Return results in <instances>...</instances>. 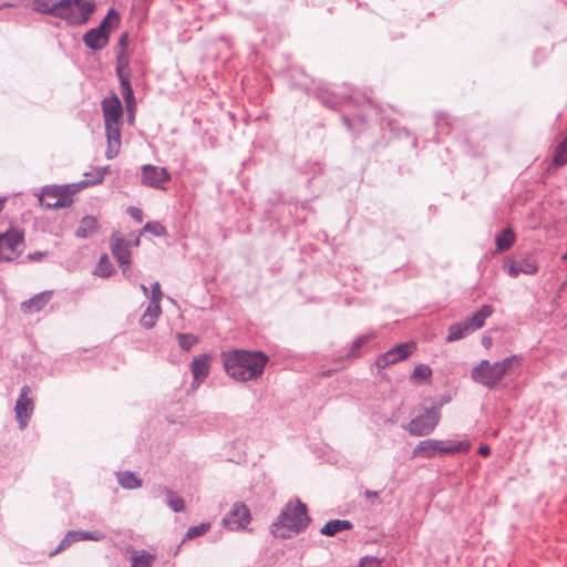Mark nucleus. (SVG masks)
<instances>
[{
	"mask_svg": "<svg viewBox=\"0 0 567 567\" xmlns=\"http://www.w3.org/2000/svg\"><path fill=\"white\" fill-rule=\"evenodd\" d=\"M226 373L236 381L246 382L259 378L268 357L259 351L230 350L221 353Z\"/></svg>",
	"mask_w": 567,
	"mask_h": 567,
	"instance_id": "nucleus-1",
	"label": "nucleus"
},
{
	"mask_svg": "<svg viewBox=\"0 0 567 567\" xmlns=\"http://www.w3.org/2000/svg\"><path fill=\"white\" fill-rule=\"evenodd\" d=\"M101 107L106 135L105 156L106 158L112 159L120 153L122 145L121 127L123 106L118 96L112 93L102 100Z\"/></svg>",
	"mask_w": 567,
	"mask_h": 567,
	"instance_id": "nucleus-2",
	"label": "nucleus"
},
{
	"mask_svg": "<svg viewBox=\"0 0 567 567\" xmlns=\"http://www.w3.org/2000/svg\"><path fill=\"white\" fill-rule=\"evenodd\" d=\"M309 523L307 505L295 499L285 506L277 522L272 524L271 532L275 537L285 539L306 529Z\"/></svg>",
	"mask_w": 567,
	"mask_h": 567,
	"instance_id": "nucleus-3",
	"label": "nucleus"
},
{
	"mask_svg": "<svg viewBox=\"0 0 567 567\" xmlns=\"http://www.w3.org/2000/svg\"><path fill=\"white\" fill-rule=\"evenodd\" d=\"M517 355H511L502 361L491 363L488 360H482L473 370V381L483 384L489 389L497 386L507 371L515 362H518Z\"/></svg>",
	"mask_w": 567,
	"mask_h": 567,
	"instance_id": "nucleus-4",
	"label": "nucleus"
},
{
	"mask_svg": "<svg viewBox=\"0 0 567 567\" xmlns=\"http://www.w3.org/2000/svg\"><path fill=\"white\" fill-rule=\"evenodd\" d=\"M94 11V0L58 1V18L65 20L70 24L80 25L86 23Z\"/></svg>",
	"mask_w": 567,
	"mask_h": 567,
	"instance_id": "nucleus-5",
	"label": "nucleus"
},
{
	"mask_svg": "<svg viewBox=\"0 0 567 567\" xmlns=\"http://www.w3.org/2000/svg\"><path fill=\"white\" fill-rule=\"evenodd\" d=\"M76 188L72 185L45 186L38 194L40 206L45 209L64 208L73 203Z\"/></svg>",
	"mask_w": 567,
	"mask_h": 567,
	"instance_id": "nucleus-6",
	"label": "nucleus"
},
{
	"mask_svg": "<svg viewBox=\"0 0 567 567\" xmlns=\"http://www.w3.org/2000/svg\"><path fill=\"white\" fill-rule=\"evenodd\" d=\"M471 447L468 441L449 442L437 440H424L421 441L413 450V455H421L425 458L434 457L436 454H455L460 452H466Z\"/></svg>",
	"mask_w": 567,
	"mask_h": 567,
	"instance_id": "nucleus-7",
	"label": "nucleus"
},
{
	"mask_svg": "<svg viewBox=\"0 0 567 567\" xmlns=\"http://www.w3.org/2000/svg\"><path fill=\"white\" fill-rule=\"evenodd\" d=\"M112 22H118V14L111 9L97 28L91 29L83 37V42L92 50H101L107 44V28Z\"/></svg>",
	"mask_w": 567,
	"mask_h": 567,
	"instance_id": "nucleus-8",
	"label": "nucleus"
},
{
	"mask_svg": "<svg viewBox=\"0 0 567 567\" xmlns=\"http://www.w3.org/2000/svg\"><path fill=\"white\" fill-rule=\"evenodd\" d=\"M24 247L23 234L19 229H10L0 235V260H13Z\"/></svg>",
	"mask_w": 567,
	"mask_h": 567,
	"instance_id": "nucleus-9",
	"label": "nucleus"
},
{
	"mask_svg": "<svg viewBox=\"0 0 567 567\" xmlns=\"http://www.w3.org/2000/svg\"><path fill=\"white\" fill-rule=\"evenodd\" d=\"M441 414L437 409H427L424 413L414 417L406 426L410 434L424 436L430 434L437 425Z\"/></svg>",
	"mask_w": 567,
	"mask_h": 567,
	"instance_id": "nucleus-10",
	"label": "nucleus"
},
{
	"mask_svg": "<svg viewBox=\"0 0 567 567\" xmlns=\"http://www.w3.org/2000/svg\"><path fill=\"white\" fill-rule=\"evenodd\" d=\"M251 520L249 508L243 503H235L223 519V524L230 530L245 529Z\"/></svg>",
	"mask_w": 567,
	"mask_h": 567,
	"instance_id": "nucleus-11",
	"label": "nucleus"
},
{
	"mask_svg": "<svg viewBox=\"0 0 567 567\" xmlns=\"http://www.w3.org/2000/svg\"><path fill=\"white\" fill-rule=\"evenodd\" d=\"M171 181V174L164 167L156 165L142 166L141 182L147 187L164 189V184Z\"/></svg>",
	"mask_w": 567,
	"mask_h": 567,
	"instance_id": "nucleus-12",
	"label": "nucleus"
},
{
	"mask_svg": "<svg viewBox=\"0 0 567 567\" xmlns=\"http://www.w3.org/2000/svg\"><path fill=\"white\" fill-rule=\"evenodd\" d=\"M30 394L31 389L28 385L22 386L20 395L16 402V417L21 429L27 426L28 420L30 419L33 411V402L30 398Z\"/></svg>",
	"mask_w": 567,
	"mask_h": 567,
	"instance_id": "nucleus-13",
	"label": "nucleus"
},
{
	"mask_svg": "<svg viewBox=\"0 0 567 567\" xmlns=\"http://www.w3.org/2000/svg\"><path fill=\"white\" fill-rule=\"evenodd\" d=\"M505 269L509 277L516 278L520 274L534 275L538 267L536 260L533 257L527 256L520 259H508L505 262Z\"/></svg>",
	"mask_w": 567,
	"mask_h": 567,
	"instance_id": "nucleus-14",
	"label": "nucleus"
},
{
	"mask_svg": "<svg viewBox=\"0 0 567 567\" xmlns=\"http://www.w3.org/2000/svg\"><path fill=\"white\" fill-rule=\"evenodd\" d=\"M190 369L193 373V388H198L209 373L210 357L208 354L195 357L192 361Z\"/></svg>",
	"mask_w": 567,
	"mask_h": 567,
	"instance_id": "nucleus-15",
	"label": "nucleus"
},
{
	"mask_svg": "<svg viewBox=\"0 0 567 567\" xmlns=\"http://www.w3.org/2000/svg\"><path fill=\"white\" fill-rule=\"evenodd\" d=\"M51 291L40 292L20 305L23 315L29 316L41 311L51 299Z\"/></svg>",
	"mask_w": 567,
	"mask_h": 567,
	"instance_id": "nucleus-16",
	"label": "nucleus"
},
{
	"mask_svg": "<svg viewBox=\"0 0 567 567\" xmlns=\"http://www.w3.org/2000/svg\"><path fill=\"white\" fill-rule=\"evenodd\" d=\"M111 250L113 256L121 265L128 266L131 264V251L128 249V243L117 235L112 236Z\"/></svg>",
	"mask_w": 567,
	"mask_h": 567,
	"instance_id": "nucleus-17",
	"label": "nucleus"
},
{
	"mask_svg": "<svg viewBox=\"0 0 567 567\" xmlns=\"http://www.w3.org/2000/svg\"><path fill=\"white\" fill-rule=\"evenodd\" d=\"M117 74L120 78L121 86H122V95L125 100L127 111L130 113V118L133 120L134 117V110H135V101H134V94L133 90L130 83V80L124 76L120 69H117Z\"/></svg>",
	"mask_w": 567,
	"mask_h": 567,
	"instance_id": "nucleus-18",
	"label": "nucleus"
},
{
	"mask_svg": "<svg viewBox=\"0 0 567 567\" xmlns=\"http://www.w3.org/2000/svg\"><path fill=\"white\" fill-rule=\"evenodd\" d=\"M493 313L491 306H483L476 313H474L468 320L465 321L470 331L482 328L485 323L486 318Z\"/></svg>",
	"mask_w": 567,
	"mask_h": 567,
	"instance_id": "nucleus-19",
	"label": "nucleus"
},
{
	"mask_svg": "<svg viewBox=\"0 0 567 567\" xmlns=\"http://www.w3.org/2000/svg\"><path fill=\"white\" fill-rule=\"evenodd\" d=\"M352 528V524L346 519H332L323 525L320 533L326 536H334L336 534Z\"/></svg>",
	"mask_w": 567,
	"mask_h": 567,
	"instance_id": "nucleus-20",
	"label": "nucleus"
},
{
	"mask_svg": "<svg viewBox=\"0 0 567 567\" xmlns=\"http://www.w3.org/2000/svg\"><path fill=\"white\" fill-rule=\"evenodd\" d=\"M162 310L161 305L156 303H150L147 309L145 310L144 315L141 318V324L146 328L151 329L155 326L157 318L159 317Z\"/></svg>",
	"mask_w": 567,
	"mask_h": 567,
	"instance_id": "nucleus-21",
	"label": "nucleus"
},
{
	"mask_svg": "<svg viewBox=\"0 0 567 567\" xmlns=\"http://www.w3.org/2000/svg\"><path fill=\"white\" fill-rule=\"evenodd\" d=\"M97 228V220L95 217L85 216L82 218L80 227L76 230V236L86 238L92 235Z\"/></svg>",
	"mask_w": 567,
	"mask_h": 567,
	"instance_id": "nucleus-22",
	"label": "nucleus"
},
{
	"mask_svg": "<svg viewBox=\"0 0 567 567\" xmlns=\"http://www.w3.org/2000/svg\"><path fill=\"white\" fill-rule=\"evenodd\" d=\"M32 9L37 12L48 13L58 18V2L51 3L50 0H34Z\"/></svg>",
	"mask_w": 567,
	"mask_h": 567,
	"instance_id": "nucleus-23",
	"label": "nucleus"
},
{
	"mask_svg": "<svg viewBox=\"0 0 567 567\" xmlns=\"http://www.w3.org/2000/svg\"><path fill=\"white\" fill-rule=\"evenodd\" d=\"M515 234L512 229L506 228L496 237V246L499 251L506 250L513 246Z\"/></svg>",
	"mask_w": 567,
	"mask_h": 567,
	"instance_id": "nucleus-24",
	"label": "nucleus"
},
{
	"mask_svg": "<svg viewBox=\"0 0 567 567\" xmlns=\"http://www.w3.org/2000/svg\"><path fill=\"white\" fill-rule=\"evenodd\" d=\"M118 483L122 487L127 489L138 488L142 485V481L138 480L131 472H122L117 475Z\"/></svg>",
	"mask_w": 567,
	"mask_h": 567,
	"instance_id": "nucleus-25",
	"label": "nucleus"
},
{
	"mask_svg": "<svg viewBox=\"0 0 567 567\" xmlns=\"http://www.w3.org/2000/svg\"><path fill=\"white\" fill-rule=\"evenodd\" d=\"M155 560V556L142 550L132 556V567H151Z\"/></svg>",
	"mask_w": 567,
	"mask_h": 567,
	"instance_id": "nucleus-26",
	"label": "nucleus"
},
{
	"mask_svg": "<svg viewBox=\"0 0 567 567\" xmlns=\"http://www.w3.org/2000/svg\"><path fill=\"white\" fill-rule=\"evenodd\" d=\"M470 331L466 323H455L449 328V334L446 337L447 342L460 340L464 337L465 332Z\"/></svg>",
	"mask_w": 567,
	"mask_h": 567,
	"instance_id": "nucleus-27",
	"label": "nucleus"
},
{
	"mask_svg": "<svg viewBox=\"0 0 567 567\" xmlns=\"http://www.w3.org/2000/svg\"><path fill=\"white\" fill-rule=\"evenodd\" d=\"M398 361H400V358H398V354L393 351V349H391L384 354L380 355L375 363L379 369H384L391 364L396 363Z\"/></svg>",
	"mask_w": 567,
	"mask_h": 567,
	"instance_id": "nucleus-28",
	"label": "nucleus"
},
{
	"mask_svg": "<svg viewBox=\"0 0 567 567\" xmlns=\"http://www.w3.org/2000/svg\"><path fill=\"white\" fill-rule=\"evenodd\" d=\"M567 163V137L557 146L554 155V164L563 166Z\"/></svg>",
	"mask_w": 567,
	"mask_h": 567,
	"instance_id": "nucleus-29",
	"label": "nucleus"
},
{
	"mask_svg": "<svg viewBox=\"0 0 567 567\" xmlns=\"http://www.w3.org/2000/svg\"><path fill=\"white\" fill-rule=\"evenodd\" d=\"M166 494H167V502H168V505L169 507L178 513V512H183L184 508H185V504H184V501L182 497H179L178 495H176L173 491L171 489H167L166 491Z\"/></svg>",
	"mask_w": 567,
	"mask_h": 567,
	"instance_id": "nucleus-30",
	"label": "nucleus"
},
{
	"mask_svg": "<svg viewBox=\"0 0 567 567\" xmlns=\"http://www.w3.org/2000/svg\"><path fill=\"white\" fill-rule=\"evenodd\" d=\"M415 349L414 342L401 343L393 348V351L398 354L400 360L408 358Z\"/></svg>",
	"mask_w": 567,
	"mask_h": 567,
	"instance_id": "nucleus-31",
	"label": "nucleus"
},
{
	"mask_svg": "<svg viewBox=\"0 0 567 567\" xmlns=\"http://www.w3.org/2000/svg\"><path fill=\"white\" fill-rule=\"evenodd\" d=\"M209 528H210V524H208V523H202L197 526H193V527L188 528V530L185 535V539H192L194 537L204 535L205 533H207L209 530Z\"/></svg>",
	"mask_w": 567,
	"mask_h": 567,
	"instance_id": "nucleus-32",
	"label": "nucleus"
},
{
	"mask_svg": "<svg viewBox=\"0 0 567 567\" xmlns=\"http://www.w3.org/2000/svg\"><path fill=\"white\" fill-rule=\"evenodd\" d=\"M70 536L73 540H84V539H91V540H101L103 538V535L101 533H89V532H74L71 533Z\"/></svg>",
	"mask_w": 567,
	"mask_h": 567,
	"instance_id": "nucleus-33",
	"label": "nucleus"
},
{
	"mask_svg": "<svg viewBox=\"0 0 567 567\" xmlns=\"http://www.w3.org/2000/svg\"><path fill=\"white\" fill-rule=\"evenodd\" d=\"M432 374V370L425 365V364H420V365H416L413 370V373H412V379H415V380H427Z\"/></svg>",
	"mask_w": 567,
	"mask_h": 567,
	"instance_id": "nucleus-34",
	"label": "nucleus"
},
{
	"mask_svg": "<svg viewBox=\"0 0 567 567\" xmlns=\"http://www.w3.org/2000/svg\"><path fill=\"white\" fill-rule=\"evenodd\" d=\"M143 231L151 233V234L159 237V236H163L165 234V227L162 224L157 223V221H152V223H147L144 226Z\"/></svg>",
	"mask_w": 567,
	"mask_h": 567,
	"instance_id": "nucleus-35",
	"label": "nucleus"
},
{
	"mask_svg": "<svg viewBox=\"0 0 567 567\" xmlns=\"http://www.w3.org/2000/svg\"><path fill=\"white\" fill-rule=\"evenodd\" d=\"M196 342H197V339L192 334H185V333L178 334V343L185 350H189Z\"/></svg>",
	"mask_w": 567,
	"mask_h": 567,
	"instance_id": "nucleus-36",
	"label": "nucleus"
},
{
	"mask_svg": "<svg viewBox=\"0 0 567 567\" xmlns=\"http://www.w3.org/2000/svg\"><path fill=\"white\" fill-rule=\"evenodd\" d=\"M359 567H380V560L375 557L365 556L360 560Z\"/></svg>",
	"mask_w": 567,
	"mask_h": 567,
	"instance_id": "nucleus-37",
	"label": "nucleus"
},
{
	"mask_svg": "<svg viewBox=\"0 0 567 567\" xmlns=\"http://www.w3.org/2000/svg\"><path fill=\"white\" fill-rule=\"evenodd\" d=\"M162 291L158 282L152 286V303L161 305Z\"/></svg>",
	"mask_w": 567,
	"mask_h": 567,
	"instance_id": "nucleus-38",
	"label": "nucleus"
},
{
	"mask_svg": "<svg viewBox=\"0 0 567 567\" xmlns=\"http://www.w3.org/2000/svg\"><path fill=\"white\" fill-rule=\"evenodd\" d=\"M127 212L131 215V217L137 220L138 223L143 220V212L140 208L130 207Z\"/></svg>",
	"mask_w": 567,
	"mask_h": 567,
	"instance_id": "nucleus-39",
	"label": "nucleus"
},
{
	"mask_svg": "<svg viewBox=\"0 0 567 567\" xmlns=\"http://www.w3.org/2000/svg\"><path fill=\"white\" fill-rule=\"evenodd\" d=\"M478 453L482 455V456H488L491 454V449L488 445H482L480 446L478 449Z\"/></svg>",
	"mask_w": 567,
	"mask_h": 567,
	"instance_id": "nucleus-40",
	"label": "nucleus"
},
{
	"mask_svg": "<svg viewBox=\"0 0 567 567\" xmlns=\"http://www.w3.org/2000/svg\"><path fill=\"white\" fill-rule=\"evenodd\" d=\"M482 343L486 349H488L492 346V339L489 337H484L482 339Z\"/></svg>",
	"mask_w": 567,
	"mask_h": 567,
	"instance_id": "nucleus-41",
	"label": "nucleus"
},
{
	"mask_svg": "<svg viewBox=\"0 0 567 567\" xmlns=\"http://www.w3.org/2000/svg\"><path fill=\"white\" fill-rule=\"evenodd\" d=\"M364 495L368 498H377L379 496V493L378 492H372V491H365Z\"/></svg>",
	"mask_w": 567,
	"mask_h": 567,
	"instance_id": "nucleus-42",
	"label": "nucleus"
},
{
	"mask_svg": "<svg viewBox=\"0 0 567 567\" xmlns=\"http://www.w3.org/2000/svg\"><path fill=\"white\" fill-rule=\"evenodd\" d=\"M7 200H8L7 196H0V213L4 209Z\"/></svg>",
	"mask_w": 567,
	"mask_h": 567,
	"instance_id": "nucleus-43",
	"label": "nucleus"
},
{
	"mask_svg": "<svg viewBox=\"0 0 567 567\" xmlns=\"http://www.w3.org/2000/svg\"><path fill=\"white\" fill-rule=\"evenodd\" d=\"M126 41H127V35L123 34L120 39V44L124 47V45H126Z\"/></svg>",
	"mask_w": 567,
	"mask_h": 567,
	"instance_id": "nucleus-44",
	"label": "nucleus"
},
{
	"mask_svg": "<svg viewBox=\"0 0 567 567\" xmlns=\"http://www.w3.org/2000/svg\"><path fill=\"white\" fill-rule=\"evenodd\" d=\"M141 289L145 295L147 293V287L145 285H141Z\"/></svg>",
	"mask_w": 567,
	"mask_h": 567,
	"instance_id": "nucleus-45",
	"label": "nucleus"
},
{
	"mask_svg": "<svg viewBox=\"0 0 567 567\" xmlns=\"http://www.w3.org/2000/svg\"><path fill=\"white\" fill-rule=\"evenodd\" d=\"M100 271L102 272L103 276H107L109 275V272L104 271L102 268H101Z\"/></svg>",
	"mask_w": 567,
	"mask_h": 567,
	"instance_id": "nucleus-46",
	"label": "nucleus"
},
{
	"mask_svg": "<svg viewBox=\"0 0 567 567\" xmlns=\"http://www.w3.org/2000/svg\"><path fill=\"white\" fill-rule=\"evenodd\" d=\"M106 259H107V257H106V256H103V257L101 258V264H102L104 260H106Z\"/></svg>",
	"mask_w": 567,
	"mask_h": 567,
	"instance_id": "nucleus-47",
	"label": "nucleus"
},
{
	"mask_svg": "<svg viewBox=\"0 0 567 567\" xmlns=\"http://www.w3.org/2000/svg\"><path fill=\"white\" fill-rule=\"evenodd\" d=\"M564 260H567V252L563 256Z\"/></svg>",
	"mask_w": 567,
	"mask_h": 567,
	"instance_id": "nucleus-48",
	"label": "nucleus"
}]
</instances>
